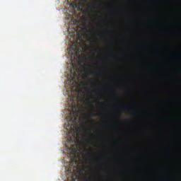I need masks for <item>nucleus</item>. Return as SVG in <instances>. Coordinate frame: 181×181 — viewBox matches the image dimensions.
Instances as JSON below:
<instances>
[{
  "instance_id": "obj_10",
  "label": "nucleus",
  "mask_w": 181,
  "mask_h": 181,
  "mask_svg": "<svg viewBox=\"0 0 181 181\" xmlns=\"http://www.w3.org/2000/svg\"><path fill=\"white\" fill-rule=\"evenodd\" d=\"M91 74H92V75H95V72H91Z\"/></svg>"
},
{
  "instance_id": "obj_2",
  "label": "nucleus",
  "mask_w": 181,
  "mask_h": 181,
  "mask_svg": "<svg viewBox=\"0 0 181 181\" xmlns=\"http://www.w3.org/2000/svg\"><path fill=\"white\" fill-rule=\"evenodd\" d=\"M71 49L74 51V53L75 54L76 57H78L79 52H81L82 51V47L81 44H79V47H78L76 44H74V45L71 47Z\"/></svg>"
},
{
  "instance_id": "obj_12",
  "label": "nucleus",
  "mask_w": 181,
  "mask_h": 181,
  "mask_svg": "<svg viewBox=\"0 0 181 181\" xmlns=\"http://www.w3.org/2000/svg\"><path fill=\"white\" fill-rule=\"evenodd\" d=\"M89 181H94V180H89Z\"/></svg>"
},
{
  "instance_id": "obj_3",
  "label": "nucleus",
  "mask_w": 181,
  "mask_h": 181,
  "mask_svg": "<svg viewBox=\"0 0 181 181\" xmlns=\"http://www.w3.org/2000/svg\"><path fill=\"white\" fill-rule=\"evenodd\" d=\"M71 165H73V168H74L73 171L74 175H76V173H78V170H80L77 160H71Z\"/></svg>"
},
{
  "instance_id": "obj_5",
  "label": "nucleus",
  "mask_w": 181,
  "mask_h": 181,
  "mask_svg": "<svg viewBox=\"0 0 181 181\" xmlns=\"http://www.w3.org/2000/svg\"><path fill=\"white\" fill-rule=\"evenodd\" d=\"M70 151H71L72 152H76V148L74 146H71V147L69 148Z\"/></svg>"
},
{
  "instance_id": "obj_9",
  "label": "nucleus",
  "mask_w": 181,
  "mask_h": 181,
  "mask_svg": "<svg viewBox=\"0 0 181 181\" xmlns=\"http://www.w3.org/2000/svg\"><path fill=\"white\" fill-rule=\"evenodd\" d=\"M93 117V114H89V117Z\"/></svg>"
},
{
  "instance_id": "obj_4",
  "label": "nucleus",
  "mask_w": 181,
  "mask_h": 181,
  "mask_svg": "<svg viewBox=\"0 0 181 181\" xmlns=\"http://www.w3.org/2000/svg\"><path fill=\"white\" fill-rule=\"evenodd\" d=\"M78 1H79V0H74V1H72V3L71 4V6H72L73 7L77 6Z\"/></svg>"
},
{
  "instance_id": "obj_8",
  "label": "nucleus",
  "mask_w": 181,
  "mask_h": 181,
  "mask_svg": "<svg viewBox=\"0 0 181 181\" xmlns=\"http://www.w3.org/2000/svg\"><path fill=\"white\" fill-rule=\"evenodd\" d=\"M129 114H131V115H133L134 114V111H130Z\"/></svg>"
},
{
  "instance_id": "obj_6",
  "label": "nucleus",
  "mask_w": 181,
  "mask_h": 181,
  "mask_svg": "<svg viewBox=\"0 0 181 181\" xmlns=\"http://www.w3.org/2000/svg\"><path fill=\"white\" fill-rule=\"evenodd\" d=\"M71 133H72V134L74 135V136H75V135H76V131H74V130L73 129V131H71Z\"/></svg>"
},
{
  "instance_id": "obj_1",
  "label": "nucleus",
  "mask_w": 181,
  "mask_h": 181,
  "mask_svg": "<svg viewBox=\"0 0 181 181\" xmlns=\"http://www.w3.org/2000/svg\"><path fill=\"white\" fill-rule=\"evenodd\" d=\"M80 111L76 108V107H73L71 111V121L73 122H76L78 118V114Z\"/></svg>"
},
{
  "instance_id": "obj_11",
  "label": "nucleus",
  "mask_w": 181,
  "mask_h": 181,
  "mask_svg": "<svg viewBox=\"0 0 181 181\" xmlns=\"http://www.w3.org/2000/svg\"><path fill=\"white\" fill-rule=\"evenodd\" d=\"M90 107H93V105H90Z\"/></svg>"
},
{
  "instance_id": "obj_7",
  "label": "nucleus",
  "mask_w": 181,
  "mask_h": 181,
  "mask_svg": "<svg viewBox=\"0 0 181 181\" xmlns=\"http://www.w3.org/2000/svg\"><path fill=\"white\" fill-rule=\"evenodd\" d=\"M76 179L77 180V181L79 180V177H78L77 176H76ZM71 181H76V180L75 179H72Z\"/></svg>"
},
{
  "instance_id": "obj_13",
  "label": "nucleus",
  "mask_w": 181,
  "mask_h": 181,
  "mask_svg": "<svg viewBox=\"0 0 181 181\" xmlns=\"http://www.w3.org/2000/svg\"><path fill=\"white\" fill-rule=\"evenodd\" d=\"M98 181H103V180H98Z\"/></svg>"
}]
</instances>
